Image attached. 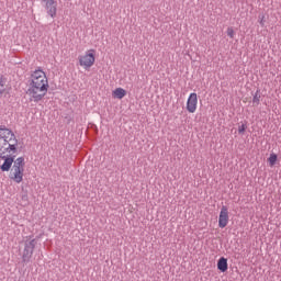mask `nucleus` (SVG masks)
Returning <instances> with one entry per match:
<instances>
[{"instance_id":"f257e3e1","label":"nucleus","mask_w":281,"mask_h":281,"mask_svg":"<svg viewBox=\"0 0 281 281\" xmlns=\"http://www.w3.org/2000/svg\"><path fill=\"white\" fill-rule=\"evenodd\" d=\"M19 138L16 134L8 127L0 128V159H3L0 166L1 172H10L9 179L13 183H22L25 175V158L19 155Z\"/></svg>"},{"instance_id":"f03ea898","label":"nucleus","mask_w":281,"mask_h":281,"mask_svg":"<svg viewBox=\"0 0 281 281\" xmlns=\"http://www.w3.org/2000/svg\"><path fill=\"white\" fill-rule=\"evenodd\" d=\"M49 91V79L45 71L38 69L32 72L30 86L26 91L30 102H41Z\"/></svg>"},{"instance_id":"7ed1b4c3","label":"nucleus","mask_w":281,"mask_h":281,"mask_svg":"<svg viewBox=\"0 0 281 281\" xmlns=\"http://www.w3.org/2000/svg\"><path fill=\"white\" fill-rule=\"evenodd\" d=\"M78 60L82 69H91L95 65V49H88L83 55L78 57Z\"/></svg>"},{"instance_id":"20e7f679","label":"nucleus","mask_w":281,"mask_h":281,"mask_svg":"<svg viewBox=\"0 0 281 281\" xmlns=\"http://www.w3.org/2000/svg\"><path fill=\"white\" fill-rule=\"evenodd\" d=\"M34 249H36V239H29L24 241V250L22 255L23 262H30L32 256H34Z\"/></svg>"},{"instance_id":"39448f33","label":"nucleus","mask_w":281,"mask_h":281,"mask_svg":"<svg viewBox=\"0 0 281 281\" xmlns=\"http://www.w3.org/2000/svg\"><path fill=\"white\" fill-rule=\"evenodd\" d=\"M198 106H199V95L196 94V92H192L189 94L187 100L188 113H196Z\"/></svg>"},{"instance_id":"423d86ee","label":"nucleus","mask_w":281,"mask_h":281,"mask_svg":"<svg viewBox=\"0 0 281 281\" xmlns=\"http://www.w3.org/2000/svg\"><path fill=\"white\" fill-rule=\"evenodd\" d=\"M45 3L47 15L52 19H56L58 13V2L56 0H42Z\"/></svg>"},{"instance_id":"0eeeda50","label":"nucleus","mask_w":281,"mask_h":281,"mask_svg":"<svg viewBox=\"0 0 281 281\" xmlns=\"http://www.w3.org/2000/svg\"><path fill=\"white\" fill-rule=\"evenodd\" d=\"M229 223V210L227 206H222L220 216H218V227L225 229V226Z\"/></svg>"},{"instance_id":"6e6552de","label":"nucleus","mask_w":281,"mask_h":281,"mask_svg":"<svg viewBox=\"0 0 281 281\" xmlns=\"http://www.w3.org/2000/svg\"><path fill=\"white\" fill-rule=\"evenodd\" d=\"M112 98L122 100L123 98H126V91L124 88H116L112 91Z\"/></svg>"},{"instance_id":"1a4fd4ad","label":"nucleus","mask_w":281,"mask_h":281,"mask_svg":"<svg viewBox=\"0 0 281 281\" xmlns=\"http://www.w3.org/2000/svg\"><path fill=\"white\" fill-rule=\"evenodd\" d=\"M8 80L5 77L0 76V95H3L4 93H8Z\"/></svg>"},{"instance_id":"9d476101","label":"nucleus","mask_w":281,"mask_h":281,"mask_svg":"<svg viewBox=\"0 0 281 281\" xmlns=\"http://www.w3.org/2000/svg\"><path fill=\"white\" fill-rule=\"evenodd\" d=\"M217 269L222 271V273H225V271H227V260L225 259V257L220 258V260L217 261Z\"/></svg>"},{"instance_id":"9b49d317","label":"nucleus","mask_w":281,"mask_h":281,"mask_svg":"<svg viewBox=\"0 0 281 281\" xmlns=\"http://www.w3.org/2000/svg\"><path fill=\"white\" fill-rule=\"evenodd\" d=\"M277 161H278V155L270 154V156L268 158V164H269L270 168H273V166H276Z\"/></svg>"},{"instance_id":"f8f14e48","label":"nucleus","mask_w":281,"mask_h":281,"mask_svg":"<svg viewBox=\"0 0 281 281\" xmlns=\"http://www.w3.org/2000/svg\"><path fill=\"white\" fill-rule=\"evenodd\" d=\"M227 36H229V38H234V36H236V32H234V27H228L226 30Z\"/></svg>"},{"instance_id":"ddd939ff","label":"nucleus","mask_w":281,"mask_h":281,"mask_svg":"<svg viewBox=\"0 0 281 281\" xmlns=\"http://www.w3.org/2000/svg\"><path fill=\"white\" fill-rule=\"evenodd\" d=\"M252 102L254 104H260V95H258V93L254 95Z\"/></svg>"},{"instance_id":"4468645a","label":"nucleus","mask_w":281,"mask_h":281,"mask_svg":"<svg viewBox=\"0 0 281 281\" xmlns=\"http://www.w3.org/2000/svg\"><path fill=\"white\" fill-rule=\"evenodd\" d=\"M245 131H247V126H245V124L238 127V133L243 134Z\"/></svg>"}]
</instances>
